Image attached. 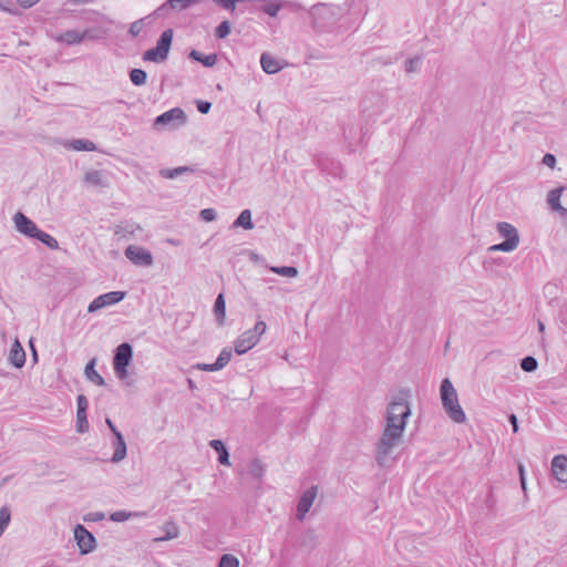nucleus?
I'll list each match as a JSON object with an SVG mask.
<instances>
[{"instance_id": "obj_52", "label": "nucleus", "mask_w": 567, "mask_h": 567, "mask_svg": "<svg viewBox=\"0 0 567 567\" xmlns=\"http://www.w3.org/2000/svg\"><path fill=\"white\" fill-rule=\"evenodd\" d=\"M508 420L511 422V424L513 425V432L514 433H517L518 432V421H517V416L515 414H511L508 416Z\"/></svg>"}, {"instance_id": "obj_58", "label": "nucleus", "mask_w": 567, "mask_h": 567, "mask_svg": "<svg viewBox=\"0 0 567 567\" xmlns=\"http://www.w3.org/2000/svg\"><path fill=\"white\" fill-rule=\"evenodd\" d=\"M538 329H539V331H544V329H545V326L542 321H538Z\"/></svg>"}, {"instance_id": "obj_32", "label": "nucleus", "mask_w": 567, "mask_h": 567, "mask_svg": "<svg viewBox=\"0 0 567 567\" xmlns=\"http://www.w3.org/2000/svg\"><path fill=\"white\" fill-rule=\"evenodd\" d=\"M270 270L284 277L293 278L298 276V269L293 266H275L270 267Z\"/></svg>"}, {"instance_id": "obj_20", "label": "nucleus", "mask_w": 567, "mask_h": 567, "mask_svg": "<svg viewBox=\"0 0 567 567\" xmlns=\"http://www.w3.org/2000/svg\"><path fill=\"white\" fill-rule=\"evenodd\" d=\"M214 315L218 326H223L226 319V302L224 293H219L214 303Z\"/></svg>"}, {"instance_id": "obj_31", "label": "nucleus", "mask_w": 567, "mask_h": 567, "mask_svg": "<svg viewBox=\"0 0 567 567\" xmlns=\"http://www.w3.org/2000/svg\"><path fill=\"white\" fill-rule=\"evenodd\" d=\"M146 79L147 74L142 69H132L130 71V80L136 86L144 85L146 83Z\"/></svg>"}, {"instance_id": "obj_25", "label": "nucleus", "mask_w": 567, "mask_h": 567, "mask_svg": "<svg viewBox=\"0 0 567 567\" xmlns=\"http://www.w3.org/2000/svg\"><path fill=\"white\" fill-rule=\"evenodd\" d=\"M200 1L202 0H167L158 10H164L166 8L174 10H185L192 4L198 3Z\"/></svg>"}, {"instance_id": "obj_50", "label": "nucleus", "mask_w": 567, "mask_h": 567, "mask_svg": "<svg viewBox=\"0 0 567 567\" xmlns=\"http://www.w3.org/2000/svg\"><path fill=\"white\" fill-rule=\"evenodd\" d=\"M518 473H519V482H520V486H522V489L523 492L526 494V477H525V470H524V465L523 464H518Z\"/></svg>"}, {"instance_id": "obj_18", "label": "nucleus", "mask_w": 567, "mask_h": 567, "mask_svg": "<svg viewBox=\"0 0 567 567\" xmlns=\"http://www.w3.org/2000/svg\"><path fill=\"white\" fill-rule=\"evenodd\" d=\"M95 363H96L95 359L90 360L85 365L84 374L87 378V380H90L91 382H93L96 385L102 386L105 384V381H104L103 377L95 370Z\"/></svg>"}, {"instance_id": "obj_9", "label": "nucleus", "mask_w": 567, "mask_h": 567, "mask_svg": "<svg viewBox=\"0 0 567 567\" xmlns=\"http://www.w3.org/2000/svg\"><path fill=\"white\" fill-rule=\"evenodd\" d=\"M318 494V486L312 485L308 489H306L299 498L297 504V513L296 517L298 520L302 522L306 517V514L310 511L316 497Z\"/></svg>"}, {"instance_id": "obj_45", "label": "nucleus", "mask_w": 567, "mask_h": 567, "mask_svg": "<svg viewBox=\"0 0 567 567\" xmlns=\"http://www.w3.org/2000/svg\"><path fill=\"white\" fill-rule=\"evenodd\" d=\"M78 411L86 412L89 408V401L84 394H79L76 398Z\"/></svg>"}, {"instance_id": "obj_12", "label": "nucleus", "mask_w": 567, "mask_h": 567, "mask_svg": "<svg viewBox=\"0 0 567 567\" xmlns=\"http://www.w3.org/2000/svg\"><path fill=\"white\" fill-rule=\"evenodd\" d=\"M551 472L557 481L567 482V457L565 455H556L553 458Z\"/></svg>"}, {"instance_id": "obj_42", "label": "nucleus", "mask_w": 567, "mask_h": 567, "mask_svg": "<svg viewBox=\"0 0 567 567\" xmlns=\"http://www.w3.org/2000/svg\"><path fill=\"white\" fill-rule=\"evenodd\" d=\"M195 368L200 370V371H207V372H214V371L221 370V367L217 365L216 361L214 363H197L195 365Z\"/></svg>"}, {"instance_id": "obj_35", "label": "nucleus", "mask_w": 567, "mask_h": 567, "mask_svg": "<svg viewBox=\"0 0 567 567\" xmlns=\"http://www.w3.org/2000/svg\"><path fill=\"white\" fill-rule=\"evenodd\" d=\"M515 245H514V240L511 239V240H504L503 243L501 244H495V245H492L489 248H488V251H505V252H511L513 250H515Z\"/></svg>"}, {"instance_id": "obj_53", "label": "nucleus", "mask_w": 567, "mask_h": 567, "mask_svg": "<svg viewBox=\"0 0 567 567\" xmlns=\"http://www.w3.org/2000/svg\"><path fill=\"white\" fill-rule=\"evenodd\" d=\"M105 422H106L107 426L110 427V430L112 431V433L114 434V436H116V433H121L110 419H106Z\"/></svg>"}, {"instance_id": "obj_56", "label": "nucleus", "mask_w": 567, "mask_h": 567, "mask_svg": "<svg viewBox=\"0 0 567 567\" xmlns=\"http://www.w3.org/2000/svg\"><path fill=\"white\" fill-rule=\"evenodd\" d=\"M0 9L2 11H7V12H10V13H13V11H11L10 9H8V7L3 6L2 3H0Z\"/></svg>"}, {"instance_id": "obj_30", "label": "nucleus", "mask_w": 567, "mask_h": 567, "mask_svg": "<svg viewBox=\"0 0 567 567\" xmlns=\"http://www.w3.org/2000/svg\"><path fill=\"white\" fill-rule=\"evenodd\" d=\"M144 513L138 512H125V511H116L111 514L110 519L116 523L125 522L131 517L143 516Z\"/></svg>"}, {"instance_id": "obj_24", "label": "nucleus", "mask_w": 567, "mask_h": 567, "mask_svg": "<svg viewBox=\"0 0 567 567\" xmlns=\"http://www.w3.org/2000/svg\"><path fill=\"white\" fill-rule=\"evenodd\" d=\"M194 168L190 166H179L175 168H163L159 171V175L164 178H176L186 173H193Z\"/></svg>"}, {"instance_id": "obj_21", "label": "nucleus", "mask_w": 567, "mask_h": 567, "mask_svg": "<svg viewBox=\"0 0 567 567\" xmlns=\"http://www.w3.org/2000/svg\"><path fill=\"white\" fill-rule=\"evenodd\" d=\"M209 445L216 451V453L218 454V462L223 465H229V453H228V450L226 447V445L224 444L223 441L220 440H212L209 442Z\"/></svg>"}, {"instance_id": "obj_49", "label": "nucleus", "mask_w": 567, "mask_h": 567, "mask_svg": "<svg viewBox=\"0 0 567 567\" xmlns=\"http://www.w3.org/2000/svg\"><path fill=\"white\" fill-rule=\"evenodd\" d=\"M542 163L550 168H554L556 165V157L555 155L547 153L544 155Z\"/></svg>"}, {"instance_id": "obj_39", "label": "nucleus", "mask_w": 567, "mask_h": 567, "mask_svg": "<svg viewBox=\"0 0 567 567\" xmlns=\"http://www.w3.org/2000/svg\"><path fill=\"white\" fill-rule=\"evenodd\" d=\"M231 353L233 352H231L230 348H228V347L224 348L220 351V353H219V355H218V358L216 360L217 365H220L221 369H224L229 363V361L231 359Z\"/></svg>"}, {"instance_id": "obj_27", "label": "nucleus", "mask_w": 567, "mask_h": 567, "mask_svg": "<svg viewBox=\"0 0 567 567\" xmlns=\"http://www.w3.org/2000/svg\"><path fill=\"white\" fill-rule=\"evenodd\" d=\"M84 182L93 186H107V184L104 181L103 173L101 171L86 172L84 175Z\"/></svg>"}, {"instance_id": "obj_43", "label": "nucleus", "mask_w": 567, "mask_h": 567, "mask_svg": "<svg viewBox=\"0 0 567 567\" xmlns=\"http://www.w3.org/2000/svg\"><path fill=\"white\" fill-rule=\"evenodd\" d=\"M200 218L205 221H213L216 219L217 217V214H216V210L213 209V208H205V209H202L200 213Z\"/></svg>"}, {"instance_id": "obj_14", "label": "nucleus", "mask_w": 567, "mask_h": 567, "mask_svg": "<svg viewBox=\"0 0 567 567\" xmlns=\"http://www.w3.org/2000/svg\"><path fill=\"white\" fill-rule=\"evenodd\" d=\"M8 360L13 367L19 369L25 363V352L18 339L12 343Z\"/></svg>"}, {"instance_id": "obj_44", "label": "nucleus", "mask_w": 567, "mask_h": 567, "mask_svg": "<svg viewBox=\"0 0 567 567\" xmlns=\"http://www.w3.org/2000/svg\"><path fill=\"white\" fill-rule=\"evenodd\" d=\"M136 229H140V226L135 225V224H131V225H126V226H117L115 234L121 235V234L127 233L130 235H133Z\"/></svg>"}, {"instance_id": "obj_17", "label": "nucleus", "mask_w": 567, "mask_h": 567, "mask_svg": "<svg viewBox=\"0 0 567 567\" xmlns=\"http://www.w3.org/2000/svg\"><path fill=\"white\" fill-rule=\"evenodd\" d=\"M188 58L193 61L202 63L206 68H213L218 59L216 53L205 55L197 50H192L188 54Z\"/></svg>"}, {"instance_id": "obj_60", "label": "nucleus", "mask_w": 567, "mask_h": 567, "mask_svg": "<svg viewBox=\"0 0 567 567\" xmlns=\"http://www.w3.org/2000/svg\"><path fill=\"white\" fill-rule=\"evenodd\" d=\"M104 517V514L103 513H97L96 514V519H102Z\"/></svg>"}, {"instance_id": "obj_10", "label": "nucleus", "mask_w": 567, "mask_h": 567, "mask_svg": "<svg viewBox=\"0 0 567 567\" xmlns=\"http://www.w3.org/2000/svg\"><path fill=\"white\" fill-rule=\"evenodd\" d=\"M13 223L16 229L29 238H34L40 230L35 223L21 212L14 214Z\"/></svg>"}, {"instance_id": "obj_41", "label": "nucleus", "mask_w": 567, "mask_h": 567, "mask_svg": "<svg viewBox=\"0 0 567 567\" xmlns=\"http://www.w3.org/2000/svg\"><path fill=\"white\" fill-rule=\"evenodd\" d=\"M420 63H421V58L420 56L408 59L405 61V72L406 73L415 72Z\"/></svg>"}, {"instance_id": "obj_22", "label": "nucleus", "mask_w": 567, "mask_h": 567, "mask_svg": "<svg viewBox=\"0 0 567 567\" xmlns=\"http://www.w3.org/2000/svg\"><path fill=\"white\" fill-rule=\"evenodd\" d=\"M564 189H565V187H557L555 189H551L547 196V202H548L549 206L554 210L561 212V213L566 212V209L560 205V197H561V193L564 192Z\"/></svg>"}, {"instance_id": "obj_55", "label": "nucleus", "mask_w": 567, "mask_h": 567, "mask_svg": "<svg viewBox=\"0 0 567 567\" xmlns=\"http://www.w3.org/2000/svg\"><path fill=\"white\" fill-rule=\"evenodd\" d=\"M494 502H495V501H494V498H493V495H492V494H489V495H488V498H487V502H486V503H487V506H488L489 508H492V507H493V505H494Z\"/></svg>"}, {"instance_id": "obj_11", "label": "nucleus", "mask_w": 567, "mask_h": 567, "mask_svg": "<svg viewBox=\"0 0 567 567\" xmlns=\"http://www.w3.org/2000/svg\"><path fill=\"white\" fill-rule=\"evenodd\" d=\"M173 121H178L179 124H184L186 122L185 112L179 107H174L158 115L155 118V125H166L172 123Z\"/></svg>"}, {"instance_id": "obj_13", "label": "nucleus", "mask_w": 567, "mask_h": 567, "mask_svg": "<svg viewBox=\"0 0 567 567\" xmlns=\"http://www.w3.org/2000/svg\"><path fill=\"white\" fill-rule=\"evenodd\" d=\"M260 64L265 73L267 74H276L281 71L285 66V63L269 53L265 52L260 56Z\"/></svg>"}, {"instance_id": "obj_38", "label": "nucleus", "mask_w": 567, "mask_h": 567, "mask_svg": "<svg viewBox=\"0 0 567 567\" xmlns=\"http://www.w3.org/2000/svg\"><path fill=\"white\" fill-rule=\"evenodd\" d=\"M218 567H239V560L230 554H224L220 559Z\"/></svg>"}, {"instance_id": "obj_54", "label": "nucleus", "mask_w": 567, "mask_h": 567, "mask_svg": "<svg viewBox=\"0 0 567 567\" xmlns=\"http://www.w3.org/2000/svg\"><path fill=\"white\" fill-rule=\"evenodd\" d=\"M29 344H30V348H31V351H32V360L34 362H37L38 361V352H37L35 348H34L32 339L29 341Z\"/></svg>"}, {"instance_id": "obj_40", "label": "nucleus", "mask_w": 567, "mask_h": 567, "mask_svg": "<svg viewBox=\"0 0 567 567\" xmlns=\"http://www.w3.org/2000/svg\"><path fill=\"white\" fill-rule=\"evenodd\" d=\"M230 33V23L228 21H223L215 29V37L217 39H225Z\"/></svg>"}, {"instance_id": "obj_51", "label": "nucleus", "mask_w": 567, "mask_h": 567, "mask_svg": "<svg viewBox=\"0 0 567 567\" xmlns=\"http://www.w3.org/2000/svg\"><path fill=\"white\" fill-rule=\"evenodd\" d=\"M40 0H18L19 4L24 8L29 9L33 7L35 3H38Z\"/></svg>"}, {"instance_id": "obj_57", "label": "nucleus", "mask_w": 567, "mask_h": 567, "mask_svg": "<svg viewBox=\"0 0 567 567\" xmlns=\"http://www.w3.org/2000/svg\"><path fill=\"white\" fill-rule=\"evenodd\" d=\"M187 382H188V386H189L190 389H194V388H195V383H194V381H193L192 379H188V380H187Z\"/></svg>"}, {"instance_id": "obj_6", "label": "nucleus", "mask_w": 567, "mask_h": 567, "mask_svg": "<svg viewBox=\"0 0 567 567\" xmlns=\"http://www.w3.org/2000/svg\"><path fill=\"white\" fill-rule=\"evenodd\" d=\"M74 538L81 555H87L96 548V538L81 524L74 527Z\"/></svg>"}, {"instance_id": "obj_19", "label": "nucleus", "mask_w": 567, "mask_h": 567, "mask_svg": "<svg viewBox=\"0 0 567 567\" xmlns=\"http://www.w3.org/2000/svg\"><path fill=\"white\" fill-rule=\"evenodd\" d=\"M114 447L115 450L112 456V462L118 463L126 456V443L122 433H116Z\"/></svg>"}, {"instance_id": "obj_48", "label": "nucleus", "mask_w": 567, "mask_h": 567, "mask_svg": "<svg viewBox=\"0 0 567 567\" xmlns=\"http://www.w3.org/2000/svg\"><path fill=\"white\" fill-rule=\"evenodd\" d=\"M196 106L199 113L207 114L210 111L212 103L208 101H197Z\"/></svg>"}, {"instance_id": "obj_2", "label": "nucleus", "mask_w": 567, "mask_h": 567, "mask_svg": "<svg viewBox=\"0 0 567 567\" xmlns=\"http://www.w3.org/2000/svg\"><path fill=\"white\" fill-rule=\"evenodd\" d=\"M442 405L447 416L455 423H465L466 415L458 403V398L455 388L450 379H444L440 386Z\"/></svg>"}, {"instance_id": "obj_47", "label": "nucleus", "mask_w": 567, "mask_h": 567, "mask_svg": "<svg viewBox=\"0 0 567 567\" xmlns=\"http://www.w3.org/2000/svg\"><path fill=\"white\" fill-rule=\"evenodd\" d=\"M213 1L226 10L234 11L236 8L235 0H213Z\"/></svg>"}, {"instance_id": "obj_36", "label": "nucleus", "mask_w": 567, "mask_h": 567, "mask_svg": "<svg viewBox=\"0 0 567 567\" xmlns=\"http://www.w3.org/2000/svg\"><path fill=\"white\" fill-rule=\"evenodd\" d=\"M537 367H538V362L532 355H527L520 360V368L525 372H534L537 369Z\"/></svg>"}, {"instance_id": "obj_15", "label": "nucleus", "mask_w": 567, "mask_h": 567, "mask_svg": "<svg viewBox=\"0 0 567 567\" xmlns=\"http://www.w3.org/2000/svg\"><path fill=\"white\" fill-rule=\"evenodd\" d=\"M496 229L499 234V236L504 237L505 240H514L515 248H517L519 244V235L517 229L509 223L506 221H499L496 225Z\"/></svg>"}, {"instance_id": "obj_1", "label": "nucleus", "mask_w": 567, "mask_h": 567, "mask_svg": "<svg viewBox=\"0 0 567 567\" xmlns=\"http://www.w3.org/2000/svg\"><path fill=\"white\" fill-rule=\"evenodd\" d=\"M408 396L409 391L402 389L388 404L385 426L375 443V462L381 467L389 465L393 450L403 437L408 419L411 415Z\"/></svg>"}, {"instance_id": "obj_46", "label": "nucleus", "mask_w": 567, "mask_h": 567, "mask_svg": "<svg viewBox=\"0 0 567 567\" xmlns=\"http://www.w3.org/2000/svg\"><path fill=\"white\" fill-rule=\"evenodd\" d=\"M142 28H143L142 20L134 21L130 25L128 33L132 37H137L141 33Z\"/></svg>"}, {"instance_id": "obj_7", "label": "nucleus", "mask_w": 567, "mask_h": 567, "mask_svg": "<svg viewBox=\"0 0 567 567\" xmlns=\"http://www.w3.org/2000/svg\"><path fill=\"white\" fill-rule=\"evenodd\" d=\"M124 255L136 266L150 267L154 262L152 254L147 249L140 246L130 245L125 249Z\"/></svg>"}, {"instance_id": "obj_29", "label": "nucleus", "mask_w": 567, "mask_h": 567, "mask_svg": "<svg viewBox=\"0 0 567 567\" xmlns=\"http://www.w3.org/2000/svg\"><path fill=\"white\" fill-rule=\"evenodd\" d=\"M34 239L40 240L42 244H44L50 249H53V250L59 249L58 240L53 236H51L50 234H48L41 229L34 237Z\"/></svg>"}, {"instance_id": "obj_33", "label": "nucleus", "mask_w": 567, "mask_h": 567, "mask_svg": "<svg viewBox=\"0 0 567 567\" xmlns=\"http://www.w3.org/2000/svg\"><path fill=\"white\" fill-rule=\"evenodd\" d=\"M248 472L252 477L261 478L265 472V467L259 460L255 458L250 462Z\"/></svg>"}, {"instance_id": "obj_16", "label": "nucleus", "mask_w": 567, "mask_h": 567, "mask_svg": "<svg viewBox=\"0 0 567 567\" xmlns=\"http://www.w3.org/2000/svg\"><path fill=\"white\" fill-rule=\"evenodd\" d=\"M87 35V31L79 32L76 30H66L56 39L68 45H74L83 42Z\"/></svg>"}, {"instance_id": "obj_28", "label": "nucleus", "mask_w": 567, "mask_h": 567, "mask_svg": "<svg viewBox=\"0 0 567 567\" xmlns=\"http://www.w3.org/2000/svg\"><path fill=\"white\" fill-rule=\"evenodd\" d=\"M69 147H71L74 151H95L96 146L92 141L79 138V140H72L68 144Z\"/></svg>"}, {"instance_id": "obj_8", "label": "nucleus", "mask_w": 567, "mask_h": 567, "mask_svg": "<svg viewBox=\"0 0 567 567\" xmlns=\"http://www.w3.org/2000/svg\"><path fill=\"white\" fill-rule=\"evenodd\" d=\"M126 296L125 291H111L96 297L87 308L89 312H95L106 306L115 305L122 301Z\"/></svg>"}, {"instance_id": "obj_4", "label": "nucleus", "mask_w": 567, "mask_h": 567, "mask_svg": "<svg viewBox=\"0 0 567 567\" xmlns=\"http://www.w3.org/2000/svg\"><path fill=\"white\" fill-rule=\"evenodd\" d=\"M266 329L267 324L265 321H257L252 329L246 330L236 339L235 352L239 355L248 352L258 343L259 338L266 332Z\"/></svg>"}, {"instance_id": "obj_37", "label": "nucleus", "mask_w": 567, "mask_h": 567, "mask_svg": "<svg viewBox=\"0 0 567 567\" xmlns=\"http://www.w3.org/2000/svg\"><path fill=\"white\" fill-rule=\"evenodd\" d=\"M281 9V4L276 1L268 0L261 8V10L270 17H276Z\"/></svg>"}, {"instance_id": "obj_5", "label": "nucleus", "mask_w": 567, "mask_h": 567, "mask_svg": "<svg viewBox=\"0 0 567 567\" xmlns=\"http://www.w3.org/2000/svg\"><path fill=\"white\" fill-rule=\"evenodd\" d=\"M133 358V348L130 343L123 342L116 349L113 358V369L120 380L127 378V367Z\"/></svg>"}, {"instance_id": "obj_59", "label": "nucleus", "mask_w": 567, "mask_h": 567, "mask_svg": "<svg viewBox=\"0 0 567 567\" xmlns=\"http://www.w3.org/2000/svg\"><path fill=\"white\" fill-rule=\"evenodd\" d=\"M319 165L321 167L322 171H326L327 169V166L323 164V162H319Z\"/></svg>"}, {"instance_id": "obj_34", "label": "nucleus", "mask_w": 567, "mask_h": 567, "mask_svg": "<svg viewBox=\"0 0 567 567\" xmlns=\"http://www.w3.org/2000/svg\"><path fill=\"white\" fill-rule=\"evenodd\" d=\"M76 431L79 433H85L89 431L86 412L76 411Z\"/></svg>"}, {"instance_id": "obj_23", "label": "nucleus", "mask_w": 567, "mask_h": 567, "mask_svg": "<svg viewBox=\"0 0 567 567\" xmlns=\"http://www.w3.org/2000/svg\"><path fill=\"white\" fill-rule=\"evenodd\" d=\"M233 227H241L246 230L252 229L254 224L251 220V212L249 209H244L233 223Z\"/></svg>"}, {"instance_id": "obj_3", "label": "nucleus", "mask_w": 567, "mask_h": 567, "mask_svg": "<svg viewBox=\"0 0 567 567\" xmlns=\"http://www.w3.org/2000/svg\"><path fill=\"white\" fill-rule=\"evenodd\" d=\"M173 29L164 30L156 41L155 48L143 53V60L154 63H162L167 60L173 42Z\"/></svg>"}, {"instance_id": "obj_26", "label": "nucleus", "mask_w": 567, "mask_h": 567, "mask_svg": "<svg viewBox=\"0 0 567 567\" xmlns=\"http://www.w3.org/2000/svg\"><path fill=\"white\" fill-rule=\"evenodd\" d=\"M163 529H164L165 534L161 537H156L155 542H166V540L174 539L178 536V533H179V529L174 522L165 523Z\"/></svg>"}]
</instances>
